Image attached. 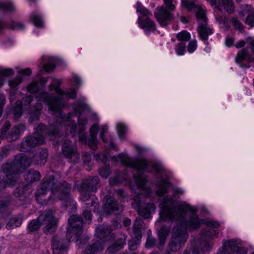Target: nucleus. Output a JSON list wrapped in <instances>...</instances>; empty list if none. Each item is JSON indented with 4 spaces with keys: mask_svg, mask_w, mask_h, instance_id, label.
<instances>
[{
    "mask_svg": "<svg viewBox=\"0 0 254 254\" xmlns=\"http://www.w3.org/2000/svg\"><path fill=\"white\" fill-rule=\"evenodd\" d=\"M80 199L84 203V210L83 212V215L86 220L91 221L92 215L91 214V207L94 206L95 209H98L99 204L97 199L94 195L90 193L80 192Z\"/></svg>",
    "mask_w": 254,
    "mask_h": 254,
    "instance_id": "9b49d317",
    "label": "nucleus"
},
{
    "mask_svg": "<svg viewBox=\"0 0 254 254\" xmlns=\"http://www.w3.org/2000/svg\"><path fill=\"white\" fill-rule=\"evenodd\" d=\"M74 241L76 240L73 238V236H69L67 234L66 238L58 235L54 236L52 242L53 254H65L68 248L69 242Z\"/></svg>",
    "mask_w": 254,
    "mask_h": 254,
    "instance_id": "9d476101",
    "label": "nucleus"
},
{
    "mask_svg": "<svg viewBox=\"0 0 254 254\" xmlns=\"http://www.w3.org/2000/svg\"><path fill=\"white\" fill-rule=\"evenodd\" d=\"M138 23L140 27L144 29L147 35L149 34L150 31H154L156 29L155 23L148 17L143 18L139 17Z\"/></svg>",
    "mask_w": 254,
    "mask_h": 254,
    "instance_id": "b1692460",
    "label": "nucleus"
},
{
    "mask_svg": "<svg viewBox=\"0 0 254 254\" xmlns=\"http://www.w3.org/2000/svg\"><path fill=\"white\" fill-rule=\"evenodd\" d=\"M108 132V127L107 126H104L101 129L100 133V137L104 142H107V140L105 139V134Z\"/></svg>",
    "mask_w": 254,
    "mask_h": 254,
    "instance_id": "0e129e2a",
    "label": "nucleus"
},
{
    "mask_svg": "<svg viewBox=\"0 0 254 254\" xmlns=\"http://www.w3.org/2000/svg\"><path fill=\"white\" fill-rule=\"evenodd\" d=\"M42 109L43 105L41 103L39 102L36 103L34 106L31 108L29 111L30 117L29 119V121L31 123H33L39 120Z\"/></svg>",
    "mask_w": 254,
    "mask_h": 254,
    "instance_id": "cd10ccee",
    "label": "nucleus"
},
{
    "mask_svg": "<svg viewBox=\"0 0 254 254\" xmlns=\"http://www.w3.org/2000/svg\"><path fill=\"white\" fill-rule=\"evenodd\" d=\"M100 180L97 176L90 177L82 180L80 187V192H95L100 187Z\"/></svg>",
    "mask_w": 254,
    "mask_h": 254,
    "instance_id": "4468645a",
    "label": "nucleus"
},
{
    "mask_svg": "<svg viewBox=\"0 0 254 254\" xmlns=\"http://www.w3.org/2000/svg\"><path fill=\"white\" fill-rule=\"evenodd\" d=\"M136 11L141 14L143 16L152 15L151 13L138 1L137 2Z\"/></svg>",
    "mask_w": 254,
    "mask_h": 254,
    "instance_id": "37998d69",
    "label": "nucleus"
},
{
    "mask_svg": "<svg viewBox=\"0 0 254 254\" xmlns=\"http://www.w3.org/2000/svg\"><path fill=\"white\" fill-rule=\"evenodd\" d=\"M104 212L107 214H119L123 208L118 201L113 197L106 196V202L104 207Z\"/></svg>",
    "mask_w": 254,
    "mask_h": 254,
    "instance_id": "a211bd4d",
    "label": "nucleus"
},
{
    "mask_svg": "<svg viewBox=\"0 0 254 254\" xmlns=\"http://www.w3.org/2000/svg\"><path fill=\"white\" fill-rule=\"evenodd\" d=\"M125 238H119L112 244L107 249V252L109 254H114L118 252L124 248L126 244Z\"/></svg>",
    "mask_w": 254,
    "mask_h": 254,
    "instance_id": "c756f323",
    "label": "nucleus"
},
{
    "mask_svg": "<svg viewBox=\"0 0 254 254\" xmlns=\"http://www.w3.org/2000/svg\"><path fill=\"white\" fill-rule=\"evenodd\" d=\"M62 153L64 156L72 164L77 163L80 159L77 147L72 144L69 139H65L63 144Z\"/></svg>",
    "mask_w": 254,
    "mask_h": 254,
    "instance_id": "f8f14e48",
    "label": "nucleus"
},
{
    "mask_svg": "<svg viewBox=\"0 0 254 254\" xmlns=\"http://www.w3.org/2000/svg\"><path fill=\"white\" fill-rule=\"evenodd\" d=\"M186 45L184 42H181L176 47L175 50L179 55H183L186 51Z\"/></svg>",
    "mask_w": 254,
    "mask_h": 254,
    "instance_id": "8fccbe9b",
    "label": "nucleus"
},
{
    "mask_svg": "<svg viewBox=\"0 0 254 254\" xmlns=\"http://www.w3.org/2000/svg\"><path fill=\"white\" fill-rule=\"evenodd\" d=\"M22 222V218L21 215L11 218L6 224L7 229H12L20 226Z\"/></svg>",
    "mask_w": 254,
    "mask_h": 254,
    "instance_id": "e433bc0d",
    "label": "nucleus"
},
{
    "mask_svg": "<svg viewBox=\"0 0 254 254\" xmlns=\"http://www.w3.org/2000/svg\"><path fill=\"white\" fill-rule=\"evenodd\" d=\"M17 170V173H22L25 169L30 166L31 161L24 154H17L13 161Z\"/></svg>",
    "mask_w": 254,
    "mask_h": 254,
    "instance_id": "6ab92c4d",
    "label": "nucleus"
},
{
    "mask_svg": "<svg viewBox=\"0 0 254 254\" xmlns=\"http://www.w3.org/2000/svg\"><path fill=\"white\" fill-rule=\"evenodd\" d=\"M48 156L47 148H39L32 151L30 157L31 158V162L35 164H44L47 162Z\"/></svg>",
    "mask_w": 254,
    "mask_h": 254,
    "instance_id": "aec40b11",
    "label": "nucleus"
},
{
    "mask_svg": "<svg viewBox=\"0 0 254 254\" xmlns=\"http://www.w3.org/2000/svg\"><path fill=\"white\" fill-rule=\"evenodd\" d=\"M155 17L161 26H166L173 18V14L163 6H157L154 12Z\"/></svg>",
    "mask_w": 254,
    "mask_h": 254,
    "instance_id": "dca6fc26",
    "label": "nucleus"
},
{
    "mask_svg": "<svg viewBox=\"0 0 254 254\" xmlns=\"http://www.w3.org/2000/svg\"><path fill=\"white\" fill-rule=\"evenodd\" d=\"M17 198L20 201H21V203L22 204L28 203L30 202V201L29 197V194H27V193L19 196Z\"/></svg>",
    "mask_w": 254,
    "mask_h": 254,
    "instance_id": "e2e57ef3",
    "label": "nucleus"
},
{
    "mask_svg": "<svg viewBox=\"0 0 254 254\" xmlns=\"http://www.w3.org/2000/svg\"><path fill=\"white\" fill-rule=\"evenodd\" d=\"M231 22L235 29L239 30L241 33L245 31L243 24L237 17H232Z\"/></svg>",
    "mask_w": 254,
    "mask_h": 254,
    "instance_id": "4c0bfd02",
    "label": "nucleus"
},
{
    "mask_svg": "<svg viewBox=\"0 0 254 254\" xmlns=\"http://www.w3.org/2000/svg\"><path fill=\"white\" fill-rule=\"evenodd\" d=\"M18 73L23 75L29 76L31 74V70L29 68L21 69L18 71Z\"/></svg>",
    "mask_w": 254,
    "mask_h": 254,
    "instance_id": "338daca9",
    "label": "nucleus"
},
{
    "mask_svg": "<svg viewBox=\"0 0 254 254\" xmlns=\"http://www.w3.org/2000/svg\"><path fill=\"white\" fill-rule=\"evenodd\" d=\"M144 229V223L140 217H136L133 225V232L135 238L139 241L142 238V231Z\"/></svg>",
    "mask_w": 254,
    "mask_h": 254,
    "instance_id": "c85d7f7f",
    "label": "nucleus"
},
{
    "mask_svg": "<svg viewBox=\"0 0 254 254\" xmlns=\"http://www.w3.org/2000/svg\"><path fill=\"white\" fill-rule=\"evenodd\" d=\"M9 202L8 199L0 198V213H4L6 211Z\"/></svg>",
    "mask_w": 254,
    "mask_h": 254,
    "instance_id": "de8ad7c7",
    "label": "nucleus"
},
{
    "mask_svg": "<svg viewBox=\"0 0 254 254\" xmlns=\"http://www.w3.org/2000/svg\"><path fill=\"white\" fill-rule=\"evenodd\" d=\"M55 211L52 209L45 210L36 219L32 220L28 225L30 232H35L39 230L41 225H45L43 228V232L46 235L54 233L58 226V219L54 214Z\"/></svg>",
    "mask_w": 254,
    "mask_h": 254,
    "instance_id": "423d86ee",
    "label": "nucleus"
},
{
    "mask_svg": "<svg viewBox=\"0 0 254 254\" xmlns=\"http://www.w3.org/2000/svg\"><path fill=\"white\" fill-rule=\"evenodd\" d=\"M172 0H164L165 4L171 11L174 10L175 8V6L172 3Z\"/></svg>",
    "mask_w": 254,
    "mask_h": 254,
    "instance_id": "69168bd1",
    "label": "nucleus"
},
{
    "mask_svg": "<svg viewBox=\"0 0 254 254\" xmlns=\"http://www.w3.org/2000/svg\"><path fill=\"white\" fill-rule=\"evenodd\" d=\"M40 100H44L48 104L49 108L52 114L58 119L56 121V124H54L57 126L59 128V133H60V126L68 125L70 126V133L72 137L74 136L77 132V127L75 121H71V118L73 114L75 116L78 115H80L81 112L84 110H87L88 107L86 104L84 103L83 100H77L74 103V111L73 114L69 113L67 116L63 114L62 111L63 107L64 106V102L62 97L60 98H51L49 97L47 93H43L40 94L38 97ZM59 134H58L57 138L55 139L56 143L60 142L59 138Z\"/></svg>",
    "mask_w": 254,
    "mask_h": 254,
    "instance_id": "7ed1b4c3",
    "label": "nucleus"
},
{
    "mask_svg": "<svg viewBox=\"0 0 254 254\" xmlns=\"http://www.w3.org/2000/svg\"><path fill=\"white\" fill-rule=\"evenodd\" d=\"M23 113V110L22 106L21 105V102L17 101L12 109L13 120L17 121L22 116Z\"/></svg>",
    "mask_w": 254,
    "mask_h": 254,
    "instance_id": "72a5a7b5",
    "label": "nucleus"
},
{
    "mask_svg": "<svg viewBox=\"0 0 254 254\" xmlns=\"http://www.w3.org/2000/svg\"><path fill=\"white\" fill-rule=\"evenodd\" d=\"M152 168L154 172L160 176V179L156 181L155 184L157 187L156 194L159 196H162L171 188V184L169 182L168 177L164 178L165 174L163 168L160 164L154 163L152 164Z\"/></svg>",
    "mask_w": 254,
    "mask_h": 254,
    "instance_id": "1a4fd4ad",
    "label": "nucleus"
},
{
    "mask_svg": "<svg viewBox=\"0 0 254 254\" xmlns=\"http://www.w3.org/2000/svg\"><path fill=\"white\" fill-rule=\"evenodd\" d=\"M98 130L97 125H94L90 129V138L87 137V144L92 150H95L97 148V134Z\"/></svg>",
    "mask_w": 254,
    "mask_h": 254,
    "instance_id": "a878e982",
    "label": "nucleus"
},
{
    "mask_svg": "<svg viewBox=\"0 0 254 254\" xmlns=\"http://www.w3.org/2000/svg\"><path fill=\"white\" fill-rule=\"evenodd\" d=\"M68 227L67 234L72 236L76 242L80 241L79 247L84 244L81 242V237L82 234L83 220L82 218L76 215H72L68 219Z\"/></svg>",
    "mask_w": 254,
    "mask_h": 254,
    "instance_id": "6e6552de",
    "label": "nucleus"
},
{
    "mask_svg": "<svg viewBox=\"0 0 254 254\" xmlns=\"http://www.w3.org/2000/svg\"><path fill=\"white\" fill-rule=\"evenodd\" d=\"M30 19L36 27L40 28L43 27V22L40 15L33 13L31 15Z\"/></svg>",
    "mask_w": 254,
    "mask_h": 254,
    "instance_id": "ea45409f",
    "label": "nucleus"
},
{
    "mask_svg": "<svg viewBox=\"0 0 254 254\" xmlns=\"http://www.w3.org/2000/svg\"><path fill=\"white\" fill-rule=\"evenodd\" d=\"M33 96L31 95H26L22 98L21 100H18L21 102V105L24 106L29 105L33 100Z\"/></svg>",
    "mask_w": 254,
    "mask_h": 254,
    "instance_id": "5fc2aeb1",
    "label": "nucleus"
},
{
    "mask_svg": "<svg viewBox=\"0 0 254 254\" xmlns=\"http://www.w3.org/2000/svg\"><path fill=\"white\" fill-rule=\"evenodd\" d=\"M241 245L237 240L233 239L228 240L224 243L223 250L218 254H246L247 250L239 246Z\"/></svg>",
    "mask_w": 254,
    "mask_h": 254,
    "instance_id": "2eb2a0df",
    "label": "nucleus"
},
{
    "mask_svg": "<svg viewBox=\"0 0 254 254\" xmlns=\"http://www.w3.org/2000/svg\"><path fill=\"white\" fill-rule=\"evenodd\" d=\"M170 232V229L166 227H162L158 232L159 243L157 247L159 250L163 249L167 236Z\"/></svg>",
    "mask_w": 254,
    "mask_h": 254,
    "instance_id": "7c9ffc66",
    "label": "nucleus"
},
{
    "mask_svg": "<svg viewBox=\"0 0 254 254\" xmlns=\"http://www.w3.org/2000/svg\"><path fill=\"white\" fill-rule=\"evenodd\" d=\"M188 236L185 226H174L172 230V237L168 244V248L172 252L179 251L184 246Z\"/></svg>",
    "mask_w": 254,
    "mask_h": 254,
    "instance_id": "0eeeda50",
    "label": "nucleus"
},
{
    "mask_svg": "<svg viewBox=\"0 0 254 254\" xmlns=\"http://www.w3.org/2000/svg\"><path fill=\"white\" fill-rule=\"evenodd\" d=\"M58 127L51 124L48 127L40 123L36 128V131L32 135L25 137L21 144V149L27 151L31 148L35 147L44 142L45 137L47 136L51 140H55L59 134Z\"/></svg>",
    "mask_w": 254,
    "mask_h": 254,
    "instance_id": "39448f33",
    "label": "nucleus"
},
{
    "mask_svg": "<svg viewBox=\"0 0 254 254\" xmlns=\"http://www.w3.org/2000/svg\"><path fill=\"white\" fill-rule=\"evenodd\" d=\"M94 158L97 161H101L103 163H105L107 159V156L104 153L96 154L94 155Z\"/></svg>",
    "mask_w": 254,
    "mask_h": 254,
    "instance_id": "052dcab7",
    "label": "nucleus"
},
{
    "mask_svg": "<svg viewBox=\"0 0 254 254\" xmlns=\"http://www.w3.org/2000/svg\"><path fill=\"white\" fill-rule=\"evenodd\" d=\"M118 133L120 138L123 139L125 138V135L127 131V127L123 124L119 123L117 125Z\"/></svg>",
    "mask_w": 254,
    "mask_h": 254,
    "instance_id": "c03bdc74",
    "label": "nucleus"
},
{
    "mask_svg": "<svg viewBox=\"0 0 254 254\" xmlns=\"http://www.w3.org/2000/svg\"><path fill=\"white\" fill-rule=\"evenodd\" d=\"M82 159L84 163H89L91 160V155L89 153L83 152L82 153Z\"/></svg>",
    "mask_w": 254,
    "mask_h": 254,
    "instance_id": "bf43d9fd",
    "label": "nucleus"
},
{
    "mask_svg": "<svg viewBox=\"0 0 254 254\" xmlns=\"http://www.w3.org/2000/svg\"><path fill=\"white\" fill-rule=\"evenodd\" d=\"M25 129V126L23 124H19L13 126L8 131L7 140L12 142L19 139L20 133Z\"/></svg>",
    "mask_w": 254,
    "mask_h": 254,
    "instance_id": "5701e85b",
    "label": "nucleus"
},
{
    "mask_svg": "<svg viewBox=\"0 0 254 254\" xmlns=\"http://www.w3.org/2000/svg\"><path fill=\"white\" fill-rule=\"evenodd\" d=\"M71 185L65 181L60 182L57 185L55 177L51 175L42 180L36 194L38 196H42L51 191L53 195H57L58 198L63 201L65 207L71 206L72 209H76V204L71 197Z\"/></svg>",
    "mask_w": 254,
    "mask_h": 254,
    "instance_id": "20e7f679",
    "label": "nucleus"
},
{
    "mask_svg": "<svg viewBox=\"0 0 254 254\" xmlns=\"http://www.w3.org/2000/svg\"><path fill=\"white\" fill-rule=\"evenodd\" d=\"M160 217L165 220L176 221L179 222L178 225L185 226L186 229L195 230L199 228L202 223H205L207 227L204 229L201 234L200 245L207 251H210L213 243L210 241L216 237L218 232L213 228H217L220 224L218 222L200 220L195 216L197 211L196 208L184 202L177 206L174 202L171 196L165 197L161 204Z\"/></svg>",
    "mask_w": 254,
    "mask_h": 254,
    "instance_id": "f257e3e1",
    "label": "nucleus"
},
{
    "mask_svg": "<svg viewBox=\"0 0 254 254\" xmlns=\"http://www.w3.org/2000/svg\"><path fill=\"white\" fill-rule=\"evenodd\" d=\"M85 130L84 126H79L78 131L79 141L82 143L86 144L87 143V136L83 133Z\"/></svg>",
    "mask_w": 254,
    "mask_h": 254,
    "instance_id": "a19ab883",
    "label": "nucleus"
},
{
    "mask_svg": "<svg viewBox=\"0 0 254 254\" xmlns=\"http://www.w3.org/2000/svg\"><path fill=\"white\" fill-rule=\"evenodd\" d=\"M22 80V77L21 76H19L16 78H14L13 80H9V85L11 88H13V89H15L17 86L21 83Z\"/></svg>",
    "mask_w": 254,
    "mask_h": 254,
    "instance_id": "864d4df0",
    "label": "nucleus"
},
{
    "mask_svg": "<svg viewBox=\"0 0 254 254\" xmlns=\"http://www.w3.org/2000/svg\"><path fill=\"white\" fill-rule=\"evenodd\" d=\"M156 245V241L155 239L152 236L151 234L148 235V237L145 244L146 247L151 248L153 247Z\"/></svg>",
    "mask_w": 254,
    "mask_h": 254,
    "instance_id": "3c124183",
    "label": "nucleus"
},
{
    "mask_svg": "<svg viewBox=\"0 0 254 254\" xmlns=\"http://www.w3.org/2000/svg\"><path fill=\"white\" fill-rule=\"evenodd\" d=\"M40 173L34 169H30L24 175V180L27 183L30 184L34 182L40 180L41 178Z\"/></svg>",
    "mask_w": 254,
    "mask_h": 254,
    "instance_id": "473e14b6",
    "label": "nucleus"
},
{
    "mask_svg": "<svg viewBox=\"0 0 254 254\" xmlns=\"http://www.w3.org/2000/svg\"><path fill=\"white\" fill-rule=\"evenodd\" d=\"M225 9L229 13L234 11V6L232 0H221Z\"/></svg>",
    "mask_w": 254,
    "mask_h": 254,
    "instance_id": "a18cd8bd",
    "label": "nucleus"
},
{
    "mask_svg": "<svg viewBox=\"0 0 254 254\" xmlns=\"http://www.w3.org/2000/svg\"><path fill=\"white\" fill-rule=\"evenodd\" d=\"M3 176V173H0V193L7 187L13 186L16 183L15 179H12L10 180H7Z\"/></svg>",
    "mask_w": 254,
    "mask_h": 254,
    "instance_id": "c9c22d12",
    "label": "nucleus"
},
{
    "mask_svg": "<svg viewBox=\"0 0 254 254\" xmlns=\"http://www.w3.org/2000/svg\"><path fill=\"white\" fill-rule=\"evenodd\" d=\"M128 245L130 250L133 251L136 249L137 243L134 241H129L128 243Z\"/></svg>",
    "mask_w": 254,
    "mask_h": 254,
    "instance_id": "774afa93",
    "label": "nucleus"
},
{
    "mask_svg": "<svg viewBox=\"0 0 254 254\" xmlns=\"http://www.w3.org/2000/svg\"><path fill=\"white\" fill-rule=\"evenodd\" d=\"M71 83L73 86H75L78 88L81 84V80L78 77L74 75L71 80Z\"/></svg>",
    "mask_w": 254,
    "mask_h": 254,
    "instance_id": "680f3d73",
    "label": "nucleus"
},
{
    "mask_svg": "<svg viewBox=\"0 0 254 254\" xmlns=\"http://www.w3.org/2000/svg\"><path fill=\"white\" fill-rule=\"evenodd\" d=\"M24 27V25L19 22L11 21L9 24V28L12 30L22 29Z\"/></svg>",
    "mask_w": 254,
    "mask_h": 254,
    "instance_id": "6e6d98bb",
    "label": "nucleus"
},
{
    "mask_svg": "<svg viewBox=\"0 0 254 254\" xmlns=\"http://www.w3.org/2000/svg\"><path fill=\"white\" fill-rule=\"evenodd\" d=\"M0 8L6 11H13L14 10V6L11 2H0Z\"/></svg>",
    "mask_w": 254,
    "mask_h": 254,
    "instance_id": "603ef678",
    "label": "nucleus"
},
{
    "mask_svg": "<svg viewBox=\"0 0 254 254\" xmlns=\"http://www.w3.org/2000/svg\"><path fill=\"white\" fill-rule=\"evenodd\" d=\"M28 90L29 91V92H30L31 93H37V95H36V99H38V101H43L45 103H47V105H48V104L47 102H46L45 101H44V100H40V99L38 97V96L40 94L43 93H47V92L42 91V92H40L38 93V92L40 90L39 83L38 82L35 81V82H32L31 83H30L28 86ZM47 93L49 94L48 92H47Z\"/></svg>",
    "mask_w": 254,
    "mask_h": 254,
    "instance_id": "f704fd0d",
    "label": "nucleus"
},
{
    "mask_svg": "<svg viewBox=\"0 0 254 254\" xmlns=\"http://www.w3.org/2000/svg\"><path fill=\"white\" fill-rule=\"evenodd\" d=\"M103 249V242L101 240H92L91 244L89 245L84 250V254H96Z\"/></svg>",
    "mask_w": 254,
    "mask_h": 254,
    "instance_id": "bb28decb",
    "label": "nucleus"
},
{
    "mask_svg": "<svg viewBox=\"0 0 254 254\" xmlns=\"http://www.w3.org/2000/svg\"><path fill=\"white\" fill-rule=\"evenodd\" d=\"M99 175L103 178H107L111 173L109 166H104L99 170Z\"/></svg>",
    "mask_w": 254,
    "mask_h": 254,
    "instance_id": "09e8293b",
    "label": "nucleus"
},
{
    "mask_svg": "<svg viewBox=\"0 0 254 254\" xmlns=\"http://www.w3.org/2000/svg\"><path fill=\"white\" fill-rule=\"evenodd\" d=\"M56 66L55 60L52 58H50L47 64L43 65L42 66L40 67L41 70H44L46 72H51L55 68Z\"/></svg>",
    "mask_w": 254,
    "mask_h": 254,
    "instance_id": "58836bf2",
    "label": "nucleus"
},
{
    "mask_svg": "<svg viewBox=\"0 0 254 254\" xmlns=\"http://www.w3.org/2000/svg\"><path fill=\"white\" fill-rule=\"evenodd\" d=\"M113 229L106 224H103L96 229V235L98 239L104 241H110L115 238L114 233L112 232Z\"/></svg>",
    "mask_w": 254,
    "mask_h": 254,
    "instance_id": "412c9836",
    "label": "nucleus"
},
{
    "mask_svg": "<svg viewBox=\"0 0 254 254\" xmlns=\"http://www.w3.org/2000/svg\"><path fill=\"white\" fill-rule=\"evenodd\" d=\"M61 82L59 80H55V83L50 84L49 86V89L50 91L55 90L56 93L58 94L57 97L52 96L49 94H48L50 98H60L61 97H62L63 100L64 102V106L63 108L65 105V102L64 101V98L63 95H66V96L71 99H74L76 97V91L74 88L70 89L69 91H68L66 93H65L64 91L62 90L60 86L61 85Z\"/></svg>",
    "mask_w": 254,
    "mask_h": 254,
    "instance_id": "f3484780",
    "label": "nucleus"
},
{
    "mask_svg": "<svg viewBox=\"0 0 254 254\" xmlns=\"http://www.w3.org/2000/svg\"><path fill=\"white\" fill-rule=\"evenodd\" d=\"M109 182L111 185L115 186L122 183L123 181L120 176L116 175L112 179H110Z\"/></svg>",
    "mask_w": 254,
    "mask_h": 254,
    "instance_id": "4d7b16f0",
    "label": "nucleus"
},
{
    "mask_svg": "<svg viewBox=\"0 0 254 254\" xmlns=\"http://www.w3.org/2000/svg\"><path fill=\"white\" fill-rule=\"evenodd\" d=\"M176 37L178 40L185 42L190 39V35L187 31L184 30L177 34Z\"/></svg>",
    "mask_w": 254,
    "mask_h": 254,
    "instance_id": "79ce46f5",
    "label": "nucleus"
},
{
    "mask_svg": "<svg viewBox=\"0 0 254 254\" xmlns=\"http://www.w3.org/2000/svg\"><path fill=\"white\" fill-rule=\"evenodd\" d=\"M239 14L245 16L247 15L245 20V23L249 25L251 27L254 26V8L250 5H246L241 11Z\"/></svg>",
    "mask_w": 254,
    "mask_h": 254,
    "instance_id": "393cba45",
    "label": "nucleus"
},
{
    "mask_svg": "<svg viewBox=\"0 0 254 254\" xmlns=\"http://www.w3.org/2000/svg\"><path fill=\"white\" fill-rule=\"evenodd\" d=\"M117 158L124 166L133 170L134 180L139 191L134 196L132 205H134L139 215L144 219L149 218L151 214L154 212L156 206L152 203H144L141 200V196L143 195L149 196L151 192L150 189L146 187L147 179L144 174L145 172L149 171V165L144 160H138L122 154H119L117 157L113 156V159L118 161ZM135 193H137V192Z\"/></svg>",
    "mask_w": 254,
    "mask_h": 254,
    "instance_id": "f03ea898",
    "label": "nucleus"
},
{
    "mask_svg": "<svg viewBox=\"0 0 254 254\" xmlns=\"http://www.w3.org/2000/svg\"><path fill=\"white\" fill-rule=\"evenodd\" d=\"M196 41L195 40L190 41L188 46V51L189 53H192L196 50Z\"/></svg>",
    "mask_w": 254,
    "mask_h": 254,
    "instance_id": "13d9d810",
    "label": "nucleus"
},
{
    "mask_svg": "<svg viewBox=\"0 0 254 254\" xmlns=\"http://www.w3.org/2000/svg\"><path fill=\"white\" fill-rule=\"evenodd\" d=\"M28 190V187L25 185H22L18 187L14 191V194L16 197L27 193Z\"/></svg>",
    "mask_w": 254,
    "mask_h": 254,
    "instance_id": "49530a36",
    "label": "nucleus"
},
{
    "mask_svg": "<svg viewBox=\"0 0 254 254\" xmlns=\"http://www.w3.org/2000/svg\"><path fill=\"white\" fill-rule=\"evenodd\" d=\"M197 30L201 39L203 41H207L208 36L213 33L212 29L207 26L206 23L200 24L198 27Z\"/></svg>",
    "mask_w": 254,
    "mask_h": 254,
    "instance_id": "2f4dec72",
    "label": "nucleus"
},
{
    "mask_svg": "<svg viewBox=\"0 0 254 254\" xmlns=\"http://www.w3.org/2000/svg\"><path fill=\"white\" fill-rule=\"evenodd\" d=\"M182 5L189 11L195 12V16L199 25L203 23H207V18L205 11L202 8L194 3L193 1L187 0H182Z\"/></svg>",
    "mask_w": 254,
    "mask_h": 254,
    "instance_id": "ddd939ff",
    "label": "nucleus"
},
{
    "mask_svg": "<svg viewBox=\"0 0 254 254\" xmlns=\"http://www.w3.org/2000/svg\"><path fill=\"white\" fill-rule=\"evenodd\" d=\"M0 173H3V176L5 179H7V180L14 179L16 181V178L14 176L19 174L17 173V170L13 162L3 164L1 166V170L0 171Z\"/></svg>",
    "mask_w": 254,
    "mask_h": 254,
    "instance_id": "4be33fe9",
    "label": "nucleus"
}]
</instances>
